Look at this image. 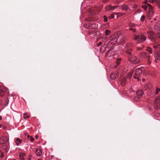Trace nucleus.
Returning a JSON list of instances; mask_svg holds the SVG:
<instances>
[{"instance_id": "obj_1", "label": "nucleus", "mask_w": 160, "mask_h": 160, "mask_svg": "<svg viewBox=\"0 0 160 160\" xmlns=\"http://www.w3.org/2000/svg\"><path fill=\"white\" fill-rule=\"evenodd\" d=\"M129 60L133 64H137L140 62L139 59L134 55H132L131 56H128Z\"/></svg>"}, {"instance_id": "obj_2", "label": "nucleus", "mask_w": 160, "mask_h": 160, "mask_svg": "<svg viewBox=\"0 0 160 160\" xmlns=\"http://www.w3.org/2000/svg\"><path fill=\"white\" fill-rule=\"evenodd\" d=\"M149 7V10L147 13V16L149 18L153 16L154 15V10L150 4L148 3Z\"/></svg>"}, {"instance_id": "obj_3", "label": "nucleus", "mask_w": 160, "mask_h": 160, "mask_svg": "<svg viewBox=\"0 0 160 160\" xmlns=\"http://www.w3.org/2000/svg\"><path fill=\"white\" fill-rule=\"evenodd\" d=\"M154 108L156 109L159 110L160 109V99L156 98L154 104Z\"/></svg>"}, {"instance_id": "obj_4", "label": "nucleus", "mask_w": 160, "mask_h": 160, "mask_svg": "<svg viewBox=\"0 0 160 160\" xmlns=\"http://www.w3.org/2000/svg\"><path fill=\"white\" fill-rule=\"evenodd\" d=\"M9 140V138L7 136L2 137L0 139V144H3Z\"/></svg>"}, {"instance_id": "obj_5", "label": "nucleus", "mask_w": 160, "mask_h": 160, "mask_svg": "<svg viewBox=\"0 0 160 160\" xmlns=\"http://www.w3.org/2000/svg\"><path fill=\"white\" fill-rule=\"evenodd\" d=\"M138 40L137 41L138 43H140L145 41L146 39V37L142 34L139 35Z\"/></svg>"}, {"instance_id": "obj_6", "label": "nucleus", "mask_w": 160, "mask_h": 160, "mask_svg": "<svg viewBox=\"0 0 160 160\" xmlns=\"http://www.w3.org/2000/svg\"><path fill=\"white\" fill-rule=\"evenodd\" d=\"M119 75V73L117 72H115L111 74L110 78L112 79L113 80L118 78Z\"/></svg>"}, {"instance_id": "obj_7", "label": "nucleus", "mask_w": 160, "mask_h": 160, "mask_svg": "<svg viewBox=\"0 0 160 160\" xmlns=\"http://www.w3.org/2000/svg\"><path fill=\"white\" fill-rule=\"evenodd\" d=\"M87 25L89 28H98V25L94 23H88Z\"/></svg>"}, {"instance_id": "obj_8", "label": "nucleus", "mask_w": 160, "mask_h": 160, "mask_svg": "<svg viewBox=\"0 0 160 160\" xmlns=\"http://www.w3.org/2000/svg\"><path fill=\"white\" fill-rule=\"evenodd\" d=\"M6 90V88H5L4 87L0 86V97L4 95V92Z\"/></svg>"}, {"instance_id": "obj_9", "label": "nucleus", "mask_w": 160, "mask_h": 160, "mask_svg": "<svg viewBox=\"0 0 160 160\" xmlns=\"http://www.w3.org/2000/svg\"><path fill=\"white\" fill-rule=\"evenodd\" d=\"M142 73V70L140 68H137L135 70V74L139 76L141 75Z\"/></svg>"}, {"instance_id": "obj_10", "label": "nucleus", "mask_w": 160, "mask_h": 160, "mask_svg": "<svg viewBox=\"0 0 160 160\" xmlns=\"http://www.w3.org/2000/svg\"><path fill=\"white\" fill-rule=\"evenodd\" d=\"M117 6H108L106 7L105 10L106 11H108L109 10H114L117 7Z\"/></svg>"}, {"instance_id": "obj_11", "label": "nucleus", "mask_w": 160, "mask_h": 160, "mask_svg": "<svg viewBox=\"0 0 160 160\" xmlns=\"http://www.w3.org/2000/svg\"><path fill=\"white\" fill-rule=\"evenodd\" d=\"M143 94V91L141 90H138L136 92V94L138 98H141Z\"/></svg>"}, {"instance_id": "obj_12", "label": "nucleus", "mask_w": 160, "mask_h": 160, "mask_svg": "<svg viewBox=\"0 0 160 160\" xmlns=\"http://www.w3.org/2000/svg\"><path fill=\"white\" fill-rule=\"evenodd\" d=\"M148 37L151 40L153 39V38L152 36L154 35V32L152 31H149L148 32Z\"/></svg>"}, {"instance_id": "obj_13", "label": "nucleus", "mask_w": 160, "mask_h": 160, "mask_svg": "<svg viewBox=\"0 0 160 160\" xmlns=\"http://www.w3.org/2000/svg\"><path fill=\"white\" fill-rule=\"evenodd\" d=\"M15 141L17 145V146H18L22 142V140L21 139H20L18 138H17L15 139Z\"/></svg>"}, {"instance_id": "obj_14", "label": "nucleus", "mask_w": 160, "mask_h": 160, "mask_svg": "<svg viewBox=\"0 0 160 160\" xmlns=\"http://www.w3.org/2000/svg\"><path fill=\"white\" fill-rule=\"evenodd\" d=\"M25 155V154L23 152H20L19 153V157L21 160H24V157Z\"/></svg>"}, {"instance_id": "obj_15", "label": "nucleus", "mask_w": 160, "mask_h": 160, "mask_svg": "<svg viewBox=\"0 0 160 160\" xmlns=\"http://www.w3.org/2000/svg\"><path fill=\"white\" fill-rule=\"evenodd\" d=\"M154 55V57L156 59L158 60H160V55L158 52H156Z\"/></svg>"}, {"instance_id": "obj_16", "label": "nucleus", "mask_w": 160, "mask_h": 160, "mask_svg": "<svg viewBox=\"0 0 160 160\" xmlns=\"http://www.w3.org/2000/svg\"><path fill=\"white\" fill-rule=\"evenodd\" d=\"M42 151L41 149H37L36 151V154L38 156H40L42 154Z\"/></svg>"}, {"instance_id": "obj_17", "label": "nucleus", "mask_w": 160, "mask_h": 160, "mask_svg": "<svg viewBox=\"0 0 160 160\" xmlns=\"http://www.w3.org/2000/svg\"><path fill=\"white\" fill-rule=\"evenodd\" d=\"M132 51V49H127L126 51V52L127 53L128 56L130 57L132 55H131V52Z\"/></svg>"}, {"instance_id": "obj_18", "label": "nucleus", "mask_w": 160, "mask_h": 160, "mask_svg": "<svg viewBox=\"0 0 160 160\" xmlns=\"http://www.w3.org/2000/svg\"><path fill=\"white\" fill-rule=\"evenodd\" d=\"M126 79L125 78H123L122 80L121 85L122 86H124L126 83Z\"/></svg>"}, {"instance_id": "obj_19", "label": "nucleus", "mask_w": 160, "mask_h": 160, "mask_svg": "<svg viewBox=\"0 0 160 160\" xmlns=\"http://www.w3.org/2000/svg\"><path fill=\"white\" fill-rule=\"evenodd\" d=\"M140 55L141 57H150V56L148 55V54L147 53L145 52H142L140 54Z\"/></svg>"}, {"instance_id": "obj_20", "label": "nucleus", "mask_w": 160, "mask_h": 160, "mask_svg": "<svg viewBox=\"0 0 160 160\" xmlns=\"http://www.w3.org/2000/svg\"><path fill=\"white\" fill-rule=\"evenodd\" d=\"M155 2L156 3L158 7L160 9V0H156Z\"/></svg>"}, {"instance_id": "obj_21", "label": "nucleus", "mask_w": 160, "mask_h": 160, "mask_svg": "<svg viewBox=\"0 0 160 160\" xmlns=\"http://www.w3.org/2000/svg\"><path fill=\"white\" fill-rule=\"evenodd\" d=\"M128 9V7L126 5H124L122 6V10H127Z\"/></svg>"}, {"instance_id": "obj_22", "label": "nucleus", "mask_w": 160, "mask_h": 160, "mask_svg": "<svg viewBox=\"0 0 160 160\" xmlns=\"http://www.w3.org/2000/svg\"><path fill=\"white\" fill-rule=\"evenodd\" d=\"M147 51L148 52L150 53H152V49L150 47H148L146 49Z\"/></svg>"}, {"instance_id": "obj_23", "label": "nucleus", "mask_w": 160, "mask_h": 160, "mask_svg": "<svg viewBox=\"0 0 160 160\" xmlns=\"http://www.w3.org/2000/svg\"><path fill=\"white\" fill-rule=\"evenodd\" d=\"M132 72H131L129 73L128 74L127 76V78L128 79H130L132 75Z\"/></svg>"}, {"instance_id": "obj_24", "label": "nucleus", "mask_w": 160, "mask_h": 160, "mask_svg": "<svg viewBox=\"0 0 160 160\" xmlns=\"http://www.w3.org/2000/svg\"><path fill=\"white\" fill-rule=\"evenodd\" d=\"M121 60V58H118L117 59L116 61V63L118 65H119L120 64Z\"/></svg>"}, {"instance_id": "obj_25", "label": "nucleus", "mask_w": 160, "mask_h": 160, "mask_svg": "<svg viewBox=\"0 0 160 160\" xmlns=\"http://www.w3.org/2000/svg\"><path fill=\"white\" fill-rule=\"evenodd\" d=\"M28 139H29L31 141L33 142L34 141V138L28 135Z\"/></svg>"}, {"instance_id": "obj_26", "label": "nucleus", "mask_w": 160, "mask_h": 160, "mask_svg": "<svg viewBox=\"0 0 160 160\" xmlns=\"http://www.w3.org/2000/svg\"><path fill=\"white\" fill-rule=\"evenodd\" d=\"M27 113H24L23 114V116H24L23 118L24 119H26L27 118H28L29 117V116H27L26 117V115H27Z\"/></svg>"}, {"instance_id": "obj_27", "label": "nucleus", "mask_w": 160, "mask_h": 160, "mask_svg": "<svg viewBox=\"0 0 160 160\" xmlns=\"http://www.w3.org/2000/svg\"><path fill=\"white\" fill-rule=\"evenodd\" d=\"M142 8H143L145 10H147V8L148 7V5H143L142 6Z\"/></svg>"}, {"instance_id": "obj_28", "label": "nucleus", "mask_w": 160, "mask_h": 160, "mask_svg": "<svg viewBox=\"0 0 160 160\" xmlns=\"http://www.w3.org/2000/svg\"><path fill=\"white\" fill-rule=\"evenodd\" d=\"M110 32V31L108 30H106L105 31V33L106 35H108Z\"/></svg>"}, {"instance_id": "obj_29", "label": "nucleus", "mask_w": 160, "mask_h": 160, "mask_svg": "<svg viewBox=\"0 0 160 160\" xmlns=\"http://www.w3.org/2000/svg\"><path fill=\"white\" fill-rule=\"evenodd\" d=\"M104 21L106 22L108 21V18L105 15L103 16Z\"/></svg>"}, {"instance_id": "obj_30", "label": "nucleus", "mask_w": 160, "mask_h": 160, "mask_svg": "<svg viewBox=\"0 0 160 160\" xmlns=\"http://www.w3.org/2000/svg\"><path fill=\"white\" fill-rule=\"evenodd\" d=\"M114 17V14H112L110 16L109 18H108L109 19H111L112 18H113Z\"/></svg>"}, {"instance_id": "obj_31", "label": "nucleus", "mask_w": 160, "mask_h": 160, "mask_svg": "<svg viewBox=\"0 0 160 160\" xmlns=\"http://www.w3.org/2000/svg\"><path fill=\"white\" fill-rule=\"evenodd\" d=\"M160 91V88H156V92L155 94H158V92H159Z\"/></svg>"}, {"instance_id": "obj_32", "label": "nucleus", "mask_w": 160, "mask_h": 160, "mask_svg": "<svg viewBox=\"0 0 160 160\" xmlns=\"http://www.w3.org/2000/svg\"><path fill=\"white\" fill-rule=\"evenodd\" d=\"M140 98H138V97H135L133 98V100L136 101H138V100Z\"/></svg>"}, {"instance_id": "obj_33", "label": "nucleus", "mask_w": 160, "mask_h": 160, "mask_svg": "<svg viewBox=\"0 0 160 160\" xmlns=\"http://www.w3.org/2000/svg\"><path fill=\"white\" fill-rule=\"evenodd\" d=\"M145 16L144 15H142L141 18V20L142 21H143L144 20Z\"/></svg>"}, {"instance_id": "obj_34", "label": "nucleus", "mask_w": 160, "mask_h": 160, "mask_svg": "<svg viewBox=\"0 0 160 160\" xmlns=\"http://www.w3.org/2000/svg\"><path fill=\"white\" fill-rule=\"evenodd\" d=\"M139 35H135L134 36V39L135 40H138Z\"/></svg>"}, {"instance_id": "obj_35", "label": "nucleus", "mask_w": 160, "mask_h": 160, "mask_svg": "<svg viewBox=\"0 0 160 160\" xmlns=\"http://www.w3.org/2000/svg\"><path fill=\"white\" fill-rule=\"evenodd\" d=\"M156 36L157 38H160V33H157L156 34Z\"/></svg>"}, {"instance_id": "obj_36", "label": "nucleus", "mask_w": 160, "mask_h": 160, "mask_svg": "<svg viewBox=\"0 0 160 160\" xmlns=\"http://www.w3.org/2000/svg\"><path fill=\"white\" fill-rule=\"evenodd\" d=\"M155 0H148V1L151 3H153L154 2H155Z\"/></svg>"}, {"instance_id": "obj_37", "label": "nucleus", "mask_w": 160, "mask_h": 160, "mask_svg": "<svg viewBox=\"0 0 160 160\" xmlns=\"http://www.w3.org/2000/svg\"><path fill=\"white\" fill-rule=\"evenodd\" d=\"M130 30L133 31L134 32H135V29L134 28H130Z\"/></svg>"}, {"instance_id": "obj_38", "label": "nucleus", "mask_w": 160, "mask_h": 160, "mask_svg": "<svg viewBox=\"0 0 160 160\" xmlns=\"http://www.w3.org/2000/svg\"><path fill=\"white\" fill-rule=\"evenodd\" d=\"M102 44V43L101 42H99L98 44H97V46H100Z\"/></svg>"}, {"instance_id": "obj_39", "label": "nucleus", "mask_w": 160, "mask_h": 160, "mask_svg": "<svg viewBox=\"0 0 160 160\" xmlns=\"http://www.w3.org/2000/svg\"><path fill=\"white\" fill-rule=\"evenodd\" d=\"M148 63L149 64H150L151 63V62L150 61V59L149 58H148Z\"/></svg>"}, {"instance_id": "obj_40", "label": "nucleus", "mask_w": 160, "mask_h": 160, "mask_svg": "<svg viewBox=\"0 0 160 160\" xmlns=\"http://www.w3.org/2000/svg\"><path fill=\"white\" fill-rule=\"evenodd\" d=\"M137 76H136L135 74L133 76V78L135 79H138V78H137Z\"/></svg>"}, {"instance_id": "obj_41", "label": "nucleus", "mask_w": 160, "mask_h": 160, "mask_svg": "<svg viewBox=\"0 0 160 160\" xmlns=\"http://www.w3.org/2000/svg\"><path fill=\"white\" fill-rule=\"evenodd\" d=\"M1 156H0V157H1V158H2L4 156V154L3 153H1Z\"/></svg>"}, {"instance_id": "obj_42", "label": "nucleus", "mask_w": 160, "mask_h": 160, "mask_svg": "<svg viewBox=\"0 0 160 160\" xmlns=\"http://www.w3.org/2000/svg\"><path fill=\"white\" fill-rule=\"evenodd\" d=\"M35 138H36L37 139L38 138V135H36L35 136Z\"/></svg>"}, {"instance_id": "obj_43", "label": "nucleus", "mask_w": 160, "mask_h": 160, "mask_svg": "<svg viewBox=\"0 0 160 160\" xmlns=\"http://www.w3.org/2000/svg\"><path fill=\"white\" fill-rule=\"evenodd\" d=\"M153 47L154 48H157V47L156 46H153Z\"/></svg>"}, {"instance_id": "obj_44", "label": "nucleus", "mask_w": 160, "mask_h": 160, "mask_svg": "<svg viewBox=\"0 0 160 160\" xmlns=\"http://www.w3.org/2000/svg\"><path fill=\"white\" fill-rule=\"evenodd\" d=\"M140 49H141V48H138V50H140Z\"/></svg>"}, {"instance_id": "obj_45", "label": "nucleus", "mask_w": 160, "mask_h": 160, "mask_svg": "<svg viewBox=\"0 0 160 160\" xmlns=\"http://www.w3.org/2000/svg\"><path fill=\"white\" fill-rule=\"evenodd\" d=\"M2 119V117L1 116H0V120H1Z\"/></svg>"}, {"instance_id": "obj_46", "label": "nucleus", "mask_w": 160, "mask_h": 160, "mask_svg": "<svg viewBox=\"0 0 160 160\" xmlns=\"http://www.w3.org/2000/svg\"><path fill=\"white\" fill-rule=\"evenodd\" d=\"M2 126V125L1 124H0V128H1Z\"/></svg>"}, {"instance_id": "obj_47", "label": "nucleus", "mask_w": 160, "mask_h": 160, "mask_svg": "<svg viewBox=\"0 0 160 160\" xmlns=\"http://www.w3.org/2000/svg\"><path fill=\"white\" fill-rule=\"evenodd\" d=\"M9 100H8V102H7V103H7V104H8V103H9Z\"/></svg>"}, {"instance_id": "obj_48", "label": "nucleus", "mask_w": 160, "mask_h": 160, "mask_svg": "<svg viewBox=\"0 0 160 160\" xmlns=\"http://www.w3.org/2000/svg\"><path fill=\"white\" fill-rule=\"evenodd\" d=\"M116 67H117V66H115V68H116Z\"/></svg>"}, {"instance_id": "obj_49", "label": "nucleus", "mask_w": 160, "mask_h": 160, "mask_svg": "<svg viewBox=\"0 0 160 160\" xmlns=\"http://www.w3.org/2000/svg\"><path fill=\"white\" fill-rule=\"evenodd\" d=\"M30 160V158L29 159V160Z\"/></svg>"}]
</instances>
